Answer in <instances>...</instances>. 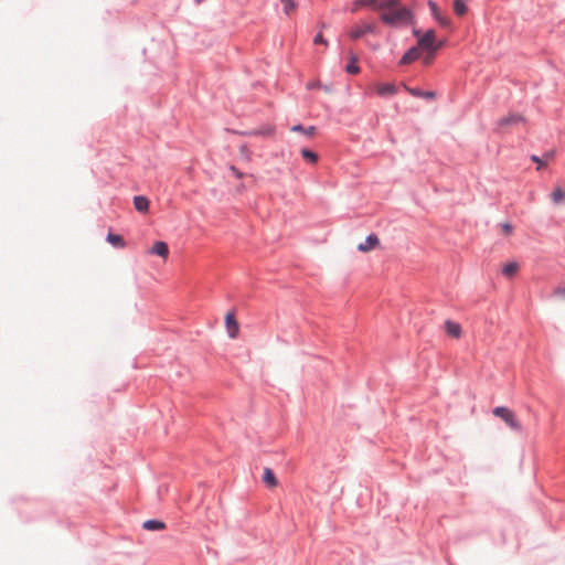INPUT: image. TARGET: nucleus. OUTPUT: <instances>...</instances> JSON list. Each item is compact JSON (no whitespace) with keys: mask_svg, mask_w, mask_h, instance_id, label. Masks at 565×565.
Returning a JSON list of instances; mask_svg holds the SVG:
<instances>
[{"mask_svg":"<svg viewBox=\"0 0 565 565\" xmlns=\"http://www.w3.org/2000/svg\"><path fill=\"white\" fill-rule=\"evenodd\" d=\"M231 171L237 177V178H242L243 177V173L234 166H231Z\"/></svg>","mask_w":565,"mask_h":565,"instance_id":"32","label":"nucleus"},{"mask_svg":"<svg viewBox=\"0 0 565 565\" xmlns=\"http://www.w3.org/2000/svg\"><path fill=\"white\" fill-rule=\"evenodd\" d=\"M279 1L284 4V12L287 15L291 14L297 8V3L295 2V0H279Z\"/></svg>","mask_w":565,"mask_h":565,"instance_id":"22","label":"nucleus"},{"mask_svg":"<svg viewBox=\"0 0 565 565\" xmlns=\"http://www.w3.org/2000/svg\"><path fill=\"white\" fill-rule=\"evenodd\" d=\"M263 481L269 488H276L278 484L277 478L270 468L264 469Z\"/></svg>","mask_w":565,"mask_h":565,"instance_id":"13","label":"nucleus"},{"mask_svg":"<svg viewBox=\"0 0 565 565\" xmlns=\"http://www.w3.org/2000/svg\"><path fill=\"white\" fill-rule=\"evenodd\" d=\"M551 198H552L553 202L558 204L564 200L565 192L563 191L562 188H556L553 190Z\"/></svg>","mask_w":565,"mask_h":565,"instance_id":"24","label":"nucleus"},{"mask_svg":"<svg viewBox=\"0 0 565 565\" xmlns=\"http://www.w3.org/2000/svg\"><path fill=\"white\" fill-rule=\"evenodd\" d=\"M134 204L135 209L139 212H147L149 209V200L142 195L135 196Z\"/></svg>","mask_w":565,"mask_h":565,"instance_id":"14","label":"nucleus"},{"mask_svg":"<svg viewBox=\"0 0 565 565\" xmlns=\"http://www.w3.org/2000/svg\"><path fill=\"white\" fill-rule=\"evenodd\" d=\"M291 131L302 132V134H306L307 136L311 137V136H313L316 128L313 126L306 128L301 125H296V126L291 127Z\"/></svg>","mask_w":565,"mask_h":565,"instance_id":"23","label":"nucleus"},{"mask_svg":"<svg viewBox=\"0 0 565 565\" xmlns=\"http://www.w3.org/2000/svg\"><path fill=\"white\" fill-rule=\"evenodd\" d=\"M241 152L244 153V154H248V149H247V146H242L241 147Z\"/></svg>","mask_w":565,"mask_h":565,"instance_id":"35","label":"nucleus"},{"mask_svg":"<svg viewBox=\"0 0 565 565\" xmlns=\"http://www.w3.org/2000/svg\"><path fill=\"white\" fill-rule=\"evenodd\" d=\"M531 159H532V161L537 163V170H541L543 167L546 166V162H544L543 158H540L537 156H532Z\"/></svg>","mask_w":565,"mask_h":565,"instance_id":"28","label":"nucleus"},{"mask_svg":"<svg viewBox=\"0 0 565 565\" xmlns=\"http://www.w3.org/2000/svg\"><path fill=\"white\" fill-rule=\"evenodd\" d=\"M380 244V239L375 234H371L366 237L364 243L358 245L360 252L366 253L374 249Z\"/></svg>","mask_w":565,"mask_h":565,"instance_id":"9","label":"nucleus"},{"mask_svg":"<svg viewBox=\"0 0 565 565\" xmlns=\"http://www.w3.org/2000/svg\"><path fill=\"white\" fill-rule=\"evenodd\" d=\"M428 7L430 8V11H431V13H433L434 18H435V19H439V17H440L441 14H440V12H439V9H438L437 4H436L434 1L429 0V1H428Z\"/></svg>","mask_w":565,"mask_h":565,"instance_id":"26","label":"nucleus"},{"mask_svg":"<svg viewBox=\"0 0 565 565\" xmlns=\"http://www.w3.org/2000/svg\"><path fill=\"white\" fill-rule=\"evenodd\" d=\"M313 43L315 44H323V45H328V41L322 36L321 33L317 34L313 39Z\"/></svg>","mask_w":565,"mask_h":565,"instance_id":"29","label":"nucleus"},{"mask_svg":"<svg viewBox=\"0 0 565 565\" xmlns=\"http://www.w3.org/2000/svg\"><path fill=\"white\" fill-rule=\"evenodd\" d=\"M467 6L462 0H454V11L457 15H463L467 13Z\"/></svg>","mask_w":565,"mask_h":565,"instance_id":"21","label":"nucleus"},{"mask_svg":"<svg viewBox=\"0 0 565 565\" xmlns=\"http://www.w3.org/2000/svg\"><path fill=\"white\" fill-rule=\"evenodd\" d=\"M445 330L448 333V335L459 339L461 337L462 330L459 323L454 322L451 320H447L445 322Z\"/></svg>","mask_w":565,"mask_h":565,"instance_id":"11","label":"nucleus"},{"mask_svg":"<svg viewBox=\"0 0 565 565\" xmlns=\"http://www.w3.org/2000/svg\"><path fill=\"white\" fill-rule=\"evenodd\" d=\"M275 128L273 126H265L259 129H255L253 131L246 132L248 136H262V137H270L274 135Z\"/></svg>","mask_w":565,"mask_h":565,"instance_id":"15","label":"nucleus"},{"mask_svg":"<svg viewBox=\"0 0 565 565\" xmlns=\"http://www.w3.org/2000/svg\"><path fill=\"white\" fill-rule=\"evenodd\" d=\"M553 157H554V153H553V152H546V153L543 156V160H544V162H546V163H547L548 161H551V160L553 159Z\"/></svg>","mask_w":565,"mask_h":565,"instance_id":"33","label":"nucleus"},{"mask_svg":"<svg viewBox=\"0 0 565 565\" xmlns=\"http://www.w3.org/2000/svg\"><path fill=\"white\" fill-rule=\"evenodd\" d=\"M107 242L117 248H124L126 246L124 237L114 233H108Z\"/></svg>","mask_w":565,"mask_h":565,"instance_id":"16","label":"nucleus"},{"mask_svg":"<svg viewBox=\"0 0 565 565\" xmlns=\"http://www.w3.org/2000/svg\"><path fill=\"white\" fill-rule=\"evenodd\" d=\"M379 12L382 23L393 28L407 26L414 23L413 11L403 6L399 0H382Z\"/></svg>","mask_w":565,"mask_h":565,"instance_id":"1","label":"nucleus"},{"mask_svg":"<svg viewBox=\"0 0 565 565\" xmlns=\"http://www.w3.org/2000/svg\"><path fill=\"white\" fill-rule=\"evenodd\" d=\"M377 31L374 22L360 21L348 31V35L352 41H356L367 34H377Z\"/></svg>","mask_w":565,"mask_h":565,"instance_id":"2","label":"nucleus"},{"mask_svg":"<svg viewBox=\"0 0 565 565\" xmlns=\"http://www.w3.org/2000/svg\"><path fill=\"white\" fill-rule=\"evenodd\" d=\"M553 295L565 299V286H558L554 289Z\"/></svg>","mask_w":565,"mask_h":565,"instance_id":"27","label":"nucleus"},{"mask_svg":"<svg viewBox=\"0 0 565 565\" xmlns=\"http://www.w3.org/2000/svg\"><path fill=\"white\" fill-rule=\"evenodd\" d=\"M345 71L349 74H358L360 72V67L358 65V57L353 53L350 54V60L348 65L345 66Z\"/></svg>","mask_w":565,"mask_h":565,"instance_id":"17","label":"nucleus"},{"mask_svg":"<svg viewBox=\"0 0 565 565\" xmlns=\"http://www.w3.org/2000/svg\"><path fill=\"white\" fill-rule=\"evenodd\" d=\"M166 527V524L158 520H148L143 523V529L148 531H159L163 530Z\"/></svg>","mask_w":565,"mask_h":565,"instance_id":"19","label":"nucleus"},{"mask_svg":"<svg viewBox=\"0 0 565 565\" xmlns=\"http://www.w3.org/2000/svg\"><path fill=\"white\" fill-rule=\"evenodd\" d=\"M433 54H434V53H429V55H427V56L425 57V61H424V62H425V64H429V63L431 62V60H433Z\"/></svg>","mask_w":565,"mask_h":565,"instance_id":"34","label":"nucleus"},{"mask_svg":"<svg viewBox=\"0 0 565 565\" xmlns=\"http://www.w3.org/2000/svg\"><path fill=\"white\" fill-rule=\"evenodd\" d=\"M316 86H317V84H313V83L308 84V88H313Z\"/></svg>","mask_w":565,"mask_h":565,"instance_id":"37","label":"nucleus"},{"mask_svg":"<svg viewBox=\"0 0 565 565\" xmlns=\"http://www.w3.org/2000/svg\"><path fill=\"white\" fill-rule=\"evenodd\" d=\"M150 253L153 255H158L166 259V258H168V255H169V247H168L167 243L159 241V242L154 243Z\"/></svg>","mask_w":565,"mask_h":565,"instance_id":"12","label":"nucleus"},{"mask_svg":"<svg viewBox=\"0 0 565 565\" xmlns=\"http://www.w3.org/2000/svg\"><path fill=\"white\" fill-rule=\"evenodd\" d=\"M420 55V50L418 46L411 47L401 58V64L407 65L412 62L416 61Z\"/></svg>","mask_w":565,"mask_h":565,"instance_id":"10","label":"nucleus"},{"mask_svg":"<svg viewBox=\"0 0 565 565\" xmlns=\"http://www.w3.org/2000/svg\"><path fill=\"white\" fill-rule=\"evenodd\" d=\"M225 327L227 334L231 339L237 338L239 333V324L235 318V313L233 311H228L225 315Z\"/></svg>","mask_w":565,"mask_h":565,"instance_id":"6","label":"nucleus"},{"mask_svg":"<svg viewBox=\"0 0 565 565\" xmlns=\"http://www.w3.org/2000/svg\"><path fill=\"white\" fill-rule=\"evenodd\" d=\"M501 230L503 234L509 235L512 233L513 226L510 223H503L501 224Z\"/></svg>","mask_w":565,"mask_h":565,"instance_id":"30","label":"nucleus"},{"mask_svg":"<svg viewBox=\"0 0 565 565\" xmlns=\"http://www.w3.org/2000/svg\"><path fill=\"white\" fill-rule=\"evenodd\" d=\"M519 268H520V266L518 263L511 262L503 266L502 273L507 277H512L513 275H515L518 273Z\"/></svg>","mask_w":565,"mask_h":565,"instance_id":"20","label":"nucleus"},{"mask_svg":"<svg viewBox=\"0 0 565 565\" xmlns=\"http://www.w3.org/2000/svg\"><path fill=\"white\" fill-rule=\"evenodd\" d=\"M441 44V42H436V34L433 29L426 31L425 34L419 36L417 42L419 50L427 51L428 53H435Z\"/></svg>","mask_w":565,"mask_h":565,"instance_id":"4","label":"nucleus"},{"mask_svg":"<svg viewBox=\"0 0 565 565\" xmlns=\"http://www.w3.org/2000/svg\"><path fill=\"white\" fill-rule=\"evenodd\" d=\"M301 154H302L303 159L308 160L311 163H316L318 161L317 153L312 152L309 149H302Z\"/></svg>","mask_w":565,"mask_h":565,"instance_id":"25","label":"nucleus"},{"mask_svg":"<svg viewBox=\"0 0 565 565\" xmlns=\"http://www.w3.org/2000/svg\"><path fill=\"white\" fill-rule=\"evenodd\" d=\"M524 122H525V118L522 115L511 113V114L500 118L498 121V126L500 128H509V127L522 125Z\"/></svg>","mask_w":565,"mask_h":565,"instance_id":"5","label":"nucleus"},{"mask_svg":"<svg viewBox=\"0 0 565 565\" xmlns=\"http://www.w3.org/2000/svg\"><path fill=\"white\" fill-rule=\"evenodd\" d=\"M441 25L447 26L449 25L450 21L448 18H445L443 15L439 17V19H436Z\"/></svg>","mask_w":565,"mask_h":565,"instance_id":"31","label":"nucleus"},{"mask_svg":"<svg viewBox=\"0 0 565 565\" xmlns=\"http://www.w3.org/2000/svg\"><path fill=\"white\" fill-rule=\"evenodd\" d=\"M407 89V92L409 94H412L413 96L415 97H423V98H426V99H433L435 98V93L429 90V92H422L420 89H417V88H411V87H405Z\"/></svg>","mask_w":565,"mask_h":565,"instance_id":"18","label":"nucleus"},{"mask_svg":"<svg viewBox=\"0 0 565 565\" xmlns=\"http://www.w3.org/2000/svg\"><path fill=\"white\" fill-rule=\"evenodd\" d=\"M492 413L495 417L501 418L512 430H521V423L518 420L515 413L510 408L498 406L492 411Z\"/></svg>","mask_w":565,"mask_h":565,"instance_id":"3","label":"nucleus"},{"mask_svg":"<svg viewBox=\"0 0 565 565\" xmlns=\"http://www.w3.org/2000/svg\"><path fill=\"white\" fill-rule=\"evenodd\" d=\"M373 87H374L376 94L381 97L393 96L397 93V87L394 84L376 83V84H374Z\"/></svg>","mask_w":565,"mask_h":565,"instance_id":"7","label":"nucleus"},{"mask_svg":"<svg viewBox=\"0 0 565 565\" xmlns=\"http://www.w3.org/2000/svg\"><path fill=\"white\" fill-rule=\"evenodd\" d=\"M413 33H414V35H415V36H417L418 39H419V36H422V35H420V31H419V30H414V32H413Z\"/></svg>","mask_w":565,"mask_h":565,"instance_id":"36","label":"nucleus"},{"mask_svg":"<svg viewBox=\"0 0 565 565\" xmlns=\"http://www.w3.org/2000/svg\"><path fill=\"white\" fill-rule=\"evenodd\" d=\"M381 3H382V0H356L353 2L351 10H352V12H356L361 8L367 7L375 11H379Z\"/></svg>","mask_w":565,"mask_h":565,"instance_id":"8","label":"nucleus"}]
</instances>
